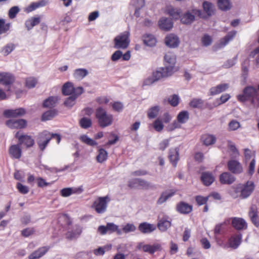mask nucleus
Segmentation results:
<instances>
[{
  "label": "nucleus",
  "mask_w": 259,
  "mask_h": 259,
  "mask_svg": "<svg viewBox=\"0 0 259 259\" xmlns=\"http://www.w3.org/2000/svg\"><path fill=\"white\" fill-rule=\"evenodd\" d=\"M237 99L241 102L250 100L254 106H259V93L252 86L246 87L243 90V94L238 95Z\"/></svg>",
  "instance_id": "1"
},
{
  "label": "nucleus",
  "mask_w": 259,
  "mask_h": 259,
  "mask_svg": "<svg viewBox=\"0 0 259 259\" xmlns=\"http://www.w3.org/2000/svg\"><path fill=\"white\" fill-rule=\"evenodd\" d=\"M95 116L99 125L102 128L111 125L113 121V115L108 113L106 110L102 107L96 109Z\"/></svg>",
  "instance_id": "2"
},
{
  "label": "nucleus",
  "mask_w": 259,
  "mask_h": 259,
  "mask_svg": "<svg viewBox=\"0 0 259 259\" xmlns=\"http://www.w3.org/2000/svg\"><path fill=\"white\" fill-rule=\"evenodd\" d=\"M170 69H166L165 67H160L154 71L152 74V77L146 79L144 81V84L148 85L153 83L154 82L164 77L171 76Z\"/></svg>",
  "instance_id": "3"
},
{
  "label": "nucleus",
  "mask_w": 259,
  "mask_h": 259,
  "mask_svg": "<svg viewBox=\"0 0 259 259\" xmlns=\"http://www.w3.org/2000/svg\"><path fill=\"white\" fill-rule=\"evenodd\" d=\"M254 189V184L252 181H247L245 184H239L235 188L236 193H239V196L242 198H246L253 192Z\"/></svg>",
  "instance_id": "4"
},
{
  "label": "nucleus",
  "mask_w": 259,
  "mask_h": 259,
  "mask_svg": "<svg viewBox=\"0 0 259 259\" xmlns=\"http://www.w3.org/2000/svg\"><path fill=\"white\" fill-rule=\"evenodd\" d=\"M130 42V32L125 31L114 38V48L117 49H125L129 46Z\"/></svg>",
  "instance_id": "5"
},
{
  "label": "nucleus",
  "mask_w": 259,
  "mask_h": 259,
  "mask_svg": "<svg viewBox=\"0 0 259 259\" xmlns=\"http://www.w3.org/2000/svg\"><path fill=\"white\" fill-rule=\"evenodd\" d=\"M110 201L108 196L98 197L93 203L92 207L98 213H104L107 209V203Z\"/></svg>",
  "instance_id": "6"
},
{
  "label": "nucleus",
  "mask_w": 259,
  "mask_h": 259,
  "mask_svg": "<svg viewBox=\"0 0 259 259\" xmlns=\"http://www.w3.org/2000/svg\"><path fill=\"white\" fill-rule=\"evenodd\" d=\"M201 11L196 9L188 10L181 17V21L185 24H190L194 20L196 16L201 17Z\"/></svg>",
  "instance_id": "7"
},
{
  "label": "nucleus",
  "mask_w": 259,
  "mask_h": 259,
  "mask_svg": "<svg viewBox=\"0 0 259 259\" xmlns=\"http://www.w3.org/2000/svg\"><path fill=\"white\" fill-rule=\"evenodd\" d=\"M228 170L234 175H240L243 172L242 164L236 159H231L227 162Z\"/></svg>",
  "instance_id": "8"
},
{
  "label": "nucleus",
  "mask_w": 259,
  "mask_h": 259,
  "mask_svg": "<svg viewBox=\"0 0 259 259\" xmlns=\"http://www.w3.org/2000/svg\"><path fill=\"white\" fill-rule=\"evenodd\" d=\"M242 240V235L237 234L231 236L228 240V243L222 245V247L224 249L231 248L232 249H237L240 245Z\"/></svg>",
  "instance_id": "9"
},
{
  "label": "nucleus",
  "mask_w": 259,
  "mask_h": 259,
  "mask_svg": "<svg viewBox=\"0 0 259 259\" xmlns=\"http://www.w3.org/2000/svg\"><path fill=\"white\" fill-rule=\"evenodd\" d=\"M176 62V55L171 53H167L164 56V67L166 69H170L171 73L174 72V67Z\"/></svg>",
  "instance_id": "10"
},
{
  "label": "nucleus",
  "mask_w": 259,
  "mask_h": 259,
  "mask_svg": "<svg viewBox=\"0 0 259 259\" xmlns=\"http://www.w3.org/2000/svg\"><path fill=\"white\" fill-rule=\"evenodd\" d=\"M51 139L50 133L47 131L42 132L39 135L37 142L41 150L43 151L46 148Z\"/></svg>",
  "instance_id": "11"
},
{
  "label": "nucleus",
  "mask_w": 259,
  "mask_h": 259,
  "mask_svg": "<svg viewBox=\"0 0 259 259\" xmlns=\"http://www.w3.org/2000/svg\"><path fill=\"white\" fill-rule=\"evenodd\" d=\"M83 93V89L81 87H77L75 91V95H70L64 101V105L67 107L71 108L75 105L76 99Z\"/></svg>",
  "instance_id": "12"
},
{
  "label": "nucleus",
  "mask_w": 259,
  "mask_h": 259,
  "mask_svg": "<svg viewBox=\"0 0 259 259\" xmlns=\"http://www.w3.org/2000/svg\"><path fill=\"white\" fill-rule=\"evenodd\" d=\"M232 226L237 230H244L247 228V224L244 219L241 218L234 217L230 218Z\"/></svg>",
  "instance_id": "13"
},
{
  "label": "nucleus",
  "mask_w": 259,
  "mask_h": 259,
  "mask_svg": "<svg viewBox=\"0 0 259 259\" xmlns=\"http://www.w3.org/2000/svg\"><path fill=\"white\" fill-rule=\"evenodd\" d=\"M219 180L223 185H231L235 182L236 178L230 171H225L220 175Z\"/></svg>",
  "instance_id": "14"
},
{
  "label": "nucleus",
  "mask_w": 259,
  "mask_h": 259,
  "mask_svg": "<svg viewBox=\"0 0 259 259\" xmlns=\"http://www.w3.org/2000/svg\"><path fill=\"white\" fill-rule=\"evenodd\" d=\"M161 246L159 244H154L152 245L149 244H144L140 243L138 246L139 249H141L145 252H148L150 254H153L156 251L160 250Z\"/></svg>",
  "instance_id": "15"
},
{
  "label": "nucleus",
  "mask_w": 259,
  "mask_h": 259,
  "mask_svg": "<svg viewBox=\"0 0 259 259\" xmlns=\"http://www.w3.org/2000/svg\"><path fill=\"white\" fill-rule=\"evenodd\" d=\"M27 122L24 119H10L6 122L7 125L11 128H22L26 126Z\"/></svg>",
  "instance_id": "16"
},
{
  "label": "nucleus",
  "mask_w": 259,
  "mask_h": 259,
  "mask_svg": "<svg viewBox=\"0 0 259 259\" xmlns=\"http://www.w3.org/2000/svg\"><path fill=\"white\" fill-rule=\"evenodd\" d=\"M15 80V77L10 73L1 72L0 73V83L7 86L10 85Z\"/></svg>",
  "instance_id": "17"
},
{
  "label": "nucleus",
  "mask_w": 259,
  "mask_h": 259,
  "mask_svg": "<svg viewBox=\"0 0 259 259\" xmlns=\"http://www.w3.org/2000/svg\"><path fill=\"white\" fill-rule=\"evenodd\" d=\"M16 138L18 139L19 144H24L27 147H31L34 144V140L32 138L27 135L19 136V132L15 135Z\"/></svg>",
  "instance_id": "18"
},
{
  "label": "nucleus",
  "mask_w": 259,
  "mask_h": 259,
  "mask_svg": "<svg viewBox=\"0 0 259 259\" xmlns=\"http://www.w3.org/2000/svg\"><path fill=\"white\" fill-rule=\"evenodd\" d=\"M26 113L25 110L23 108H19L16 109L6 110L4 111V114L7 117H17L24 115Z\"/></svg>",
  "instance_id": "19"
},
{
  "label": "nucleus",
  "mask_w": 259,
  "mask_h": 259,
  "mask_svg": "<svg viewBox=\"0 0 259 259\" xmlns=\"http://www.w3.org/2000/svg\"><path fill=\"white\" fill-rule=\"evenodd\" d=\"M165 42L166 46L169 48H175L179 45L180 40L177 35L170 34L165 37Z\"/></svg>",
  "instance_id": "20"
},
{
  "label": "nucleus",
  "mask_w": 259,
  "mask_h": 259,
  "mask_svg": "<svg viewBox=\"0 0 259 259\" xmlns=\"http://www.w3.org/2000/svg\"><path fill=\"white\" fill-rule=\"evenodd\" d=\"M156 226L154 224H149L147 222H143L140 224L138 229L143 234H149L155 231Z\"/></svg>",
  "instance_id": "21"
},
{
  "label": "nucleus",
  "mask_w": 259,
  "mask_h": 259,
  "mask_svg": "<svg viewBox=\"0 0 259 259\" xmlns=\"http://www.w3.org/2000/svg\"><path fill=\"white\" fill-rule=\"evenodd\" d=\"M175 194L176 191L172 190H166L162 192L157 201V204L159 205L163 204L169 198L172 197Z\"/></svg>",
  "instance_id": "22"
},
{
  "label": "nucleus",
  "mask_w": 259,
  "mask_h": 259,
  "mask_svg": "<svg viewBox=\"0 0 259 259\" xmlns=\"http://www.w3.org/2000/svg\"><path fill=\"white\" fill-rule=\"evenodd\" d=\"M19 143L17 145H13L9 148V154L14 158L19 159L21 156L22 151Z\"/></svg>",
  "instance_id": "23"
},
{
  "label": "nucleus",
  "mask_w": 259,
  "mask_h": 259,
  "mask_svg": "<svg viewBox=\"0 0 259 259\" xmlns=\"http://www.w3.org/2000/svg\"><path fill=\"white\" fill-rule=\"evenodd\" d=\"M158 25L160 29L169 30L172 27L173 23L170 19L162 17L159 20Z\"/></svg>",
  "instance_id": "24"
},
{
  "label": "nucleus",
  "mask_w": 259,
  "mask_h": 259,
  "mask_svg": "<svg viewBox=\"0 0 259 259\" xmlns=\"http://www.w3.org/2000/svg\"><path fill=\"white\" fill-rule=\"evenodd\" d=\"M236 31H232L228 33V34L220 41L218 45L219 48H222L226 46L228 42L232 40L236 34Z\"/></svg>",
  "instance_id": "25"
},
{
  "label": "nucleus",
  "mask_w": 259,
  "mask_h": 259,
  "mask_svg": "<svg viewBox=\"0 0 259 259\" xmlns=\"http://www.w3.org/2000/svg\"><path fill=\"white\" fill-rule=\"evenodd\" d=\"M179 148L170 149L169 151L168 157L174 166L176 167L179 160Z\"/></svg>",
  "instance_id": "26"
},
{
  "label": "nucleus",
  "mask_w": 259,
  "mask_h": 259,
  "mask_svg": "<svg viewBox=\"0 0 259 259\" xmlns=\"http://www.w3.org/2000/svg\"><path fill=\"white\" fill-rule=\"evenodd\" d=\"M177 210L182 214H188L192 210V206L184 202H181L177 205Z\"/></svg>",
  "instance_id": "27"
},
{
  "label": "nucleus",
  "mask_w": 259,
  "mask_h": 259,
  "mask_svg": "<svg viewBox=\"0 0 259 259\" xmlns=\"http://www.w3.org/2000/svg\"><path fill=\"white\" fill-rule=\"evenodd\" d=\"M76 89V88H74L71 82H67L63 85L62 91L63 95L69 96L75 95V91Z\"/></svg>",
  "instance_id": "28"
},
{
  "label": "nucleus",
  "mask_w": 259,
  "mask_h": 259,
  "mask_svg": "<svg viewBox=\"0 0 259 259\" xmlns=\"http://www.w3.org/2000/svg\"><path fill=\"white\" fill-rule=\"evenodd\" d=\"M49 249V247L44 246L39 248L37 250L34 251L29 256V259H37L43 256Z\"/></svg>",
  "instance_id": "29"
},
{
  "label": "nucleus",
  "mask_w": 259,
  "mask_h": 259,
  "mask_svg": "<svg viewBox=\"0 0 259 259\" xmlns=\"http://www.w3.org/2000/svg\"><path fill=\"white\" fill-rule=\"evenodd\" d=\"M201 180L205 186H209L214 182V177L211 172H204L201 174Z\"/></svg>",
  "instance_id": "30"
},
{
  "label": "nucleus",
  "mask_w": 259,
  "mask_h": 259,
  "mask_svg": "<svg viewBox=\"0 0 259 259\" xmlns=\"http://www.w3.org/2000/svg\"><path fill=\"white\" fill-rule=\"evenodd\" d=\"M229 84L228 83H222L217 85L216 87H212L210 89L211 95L214 96L220 94L229 88Z\"/></svg>",
  "instance_id": "31"
},
{
  "label": "nucleus",
  "mask_w": 259,
  "mask_h": 259,
  "mask_svg": "<svg viewBox=\"0 0 259 259\" xmlns=\"http://www.w3.org/2000/svg\"><path fill=\"white\" fill-rule=\"evenodd\" d=\"M144 44L149 47H153L156 44V39L154 35L151 34H146L143 36Z\"/></svg>",
  "instance_id": "32"
},
{
  "label": "nucleus",
  "mask_w": 259,
  "mask_h": 259,
  "mask_svg": "<svg viewBox=\"0 0 259 259\" xmlns=\"http://www.w3.org/2000/svg\"><path fill=\"white\" fill-rule=\"evenodd\" d=\"M167 13L176 20L181 18V10L180 8H175L170 6L167 8Z\"/></svg>",
  "instance_id": "33"
},
{
  "label": "nucleus",
  "mask_w": 259,
  "mask_h": 259,
  "mask_svg": "<svg viewBox=\"0 0 259 259\" xmlns=\"http://www.w3.org/2000/svg\"><path fill=\"white\" fill-rule=\"evenodd\" d=\"M201 141L205 145L209 146L216 142V138L214 135L205 134L201 137Z\"/></svg>",
  "instance_id": "34"
},
{
  "label": "nucleus",
  "mask_w": 259,
  "mask_h": 259,
  "mask_svg": "<svg viewBox=\"0 0 259 259\" xmlns=\"http://www.w3.org/2000/svg\"><path fill=\"white\" fill-rule=\"evenodd\" d=\"M82 232V228L79 226H76L72 231H68L66 234V237L70 239H73L78 237Z\"/></svg>",
  "instance_id": "35"
},
{
  "label": "nucleus",
  "mask_w": 259,
  "mask_h": 259,
  "mask_svg": "<svg viewBox=\"0 0 259 259\" xmlns=\"http://www.w3.org/2000/svg\"><path fill=\"white\" fill-rule=\"evenodd\" d=\"M40 23L39 17H32L25 22V26L28 30L31 29L34 26Z\"/></svg>",
  "instance_id": "36"
},
{
  "label": "nucleus",
  "mask_w": 259,
  "mask_h": 259,
  "mask_svg": "<svg viewBox=\"0 0 259 259\" xmlns=\"http://www.w3.org/2000/svg\"><path fill=\"white\" fill-rule=\"evenodd\" d=\"M134 181L137 183L138 186H140L142 189L147 190L153 188L154 187V185L148 181L142 179L136 178Z\"/></svg>",
  "instance_id": "37"
},
{
  "label": "nucleus",
  "mask_w": 259,
  "mask_h": 259,
  "mask_svg": "<svg viewBox=\"0 0 259 259\" xmlns=\"http://www.w3.org/2000/svg\"><path fill=\"white\" fill-rule=\"evenodd\" d=\"M89 73L88 71L86 69L79 68L74 71V77L78 80H81L85 77Z\"/></svg>",
  "instance_id": "38"
},
{
  "label": "nucleus",
  "mask_w": 259,
  "mask_h": 259,
  "mask_svg": "<svg viewBox=\"0 0 259 259\" xmlns=\"http://www.w3.org/2000/svg\"><path fill=\"white\" fill-rule=\"evenodd\" d=\"M170 226V222L164 219H161L157 224L158 229L162 232L166 231Z\"/></svg>",
  "instance_id": "39"
},
{
  "label": "nucleus",
  "mask_w": 259,
  "mask_h": 259,
  "mask_svg": "<svg viewBox=\"0 0 259 259\" xmlns=\"http://www.w3.org/2000/svg\"><path fill=\"white\" fill-rule=\"evenodd\" d=\"M57 97H50L44 102V106L48 108H53L56 106L58 101Z\"/></svg>",
  "instance_id": "40"
},
{
  "label": "nucleus",
  "mask_w": 259,
  "mask_h": 259,
  "mask_svg": "<svg viewBox=\"0 0 259 259\" xmlns=\"http://www.w3.org/2000/svg\"><path fill=\"white\" fill-rule=\"evenodd\" d=\"M219 8L223 11H227L231 9V4L229 0H218Z\"/></svg>",
  "instance_id": "41"
},
{
  "label": "nucleus",
  "mask_w": 259,
  "mask_h": 259,
  "mask_svg": "<svg viewBox=\"0 0 259 259\" xmlns=\"http://www.w3.org/2000/svg\"><path fill=\"white\" fill-rule=\"evenodd\" d=\"M189 114L187 111L180 112L177 116V120L182 124L186 123L189 119Z\"/></svg>",
  "instance_id": "42"
},
{
  "label": "nucleus",
  "mask_w": 259,
  "mask_h": 259,
  "mask_svg": "<svg viewBox=\"0 0 259 259\" xmlns=\"http://www.w3.org/2000/svg\"><path fill=\"white\" fill-rule=\"evenodd\" d=\"M79 139L82 143L89 146H93L97 145V143L95 141L91 139L86 135H81Z\"/></svg>",
  "instance_id": "43"
},
{
  "label": "nucleus",
  "mask_w": 259,
  "mask_h": 259,
  "mask_svg": "<svg viewBox=\"0 0 259 259\" xmlns=\"http://www.w3.org/2000/svg\"><path fill=\"white\" fill-rule=\"evenodd\" d=\"M204 11L208 15L211 16L214 12V6L210 3L204 2L203 4Z\"/></svg>",
  "instance_id": "44"
},
{
  "label": "nucleus",
  "mask_w": 259,
  "mask_h": 259,
  "mask_svg": "<svg viewBox=\"0 0 259 259\" xmlns=\"http://www.w3.org/2000/svg\"><path fill=\"white\" fill-rule=\"evenodd\" d=\"M108 153L104 149L99 150V154L97 156V160L99 163H102L107 159Z\"/></svg>",
  "instance_id": "45"
},
{
  "label": "nucleus",
  "mask_w": 259,
  "mask_h": 259,
  "mask_svg": "<svg viewBox=\"0 0 259 259\" xmlns=\"http://www.w3.org/2000/svg\"><path fill=\"white\" fill-rule=\"evenodd\" d=\"M57 112L55 110H51L45 112L41 117L43 121L49 120L52 119L57 115Z\"/></svg>",
  "instance_id": "46"
},
{
  "label": "nucleus",
  "mask_w": 259,
  "mask_h": 259,
  "mask_svg": "<svg viewBox=\"0 0 259 259\" xmlns=\"http://www.w3.org/2000/svg\"><path fill=\"white\" fill-rule=\"evenodd\" d=\"M159 111V107L158 106H155L151 107L148 111V117L150 118H155Z\"/></svg>",
  "instance_id": "47"
},
{
  "label": "nucleus",
  "mask_w": 259,
  "mask_h": 259,
  "mask_svg": "<svg viewBox=\"0 0 259 259\" xmlns=\"http://www.w3.org/2000/svg\"><path fill=\"white\" fill-rule=\"evenodd\" d=\"M92 120L90 118L87 117H83L79 120L80 126L84 129L88 128L92 125Z\"/></svg>",
  "instance_id": "48"
},
{
  "label": "nucleus",
  "mask_w": 259,
  "mask_h": 259,
  "mask_svg": "<svg viewBox=\"0 0 259 259\" xmlns=\"http://www.w3.org/2000/svg\"><path fill=\"white\" fill-rule=\"evenodd\" d=\"M15 48L13 44L9 43L2 49V53L4 56H7L14 50Z\"/></svg>",
  "instance_id": "49"
},
{
  "label": "nucleus",
  "mask_w": 259,
  "mask_h": 259,
  "mask_svg": "<svg viewBox=\"0 0 259 259\" xmlns=\"http://www.w3.org/2000/svg\"><path fill=\"white\" fill-rule=\"evenodd\" d=\"M19 12L20 9L18 6L12 7L9 11L8 16L10 19H14Z\"/></svg>",
  "instance_id": "50"
},
{
  "label": "nucleus",
  "mask_w": 259,
  "mask_h": 259,
  "mask_svg": "<svg viewBox=\"0 0 259 259\" xmlns=\"http://www.w3.org/2000/svg\"><path fill=\"white\" fill-rule=\"evenodd\" d=\"M136 230V226L133 224L127 223L122 228V231L125 233H128L135 231Z\"/></svg>",
  "instance_id": "51"
},
{
  "label": "nucleus",
  "mask_w": 259,
  "mask_h": 259,
  "mask_svg": "<svg viewBox=\"0 0 259 259\" xmlns=\"http://www.w3.org/2000/svg\"><path fill=\"white\" fill-rule=\"evenodd\" d=\"M168 102L171 106L176 107L179 103V97L177 95H173L169 97Z\"/></svg>",
  "instance_id": "52"
},
{
  "label": "nucleus",
  "mask_w": 259,
  "mask_h": 259,
  "mask_svg": "<svg viewBox=\"0 0 259 259\" xmlns=\"http://www.w3.org/2000/svg\"><path fill=\"white\" fill-rule=\"evenodd\" d=\"M106 227L107 233H112L118 230V226L113 223H108Z\"/></svg>",
  "instance_id": "53"
},
{
  "label": "nucleus",
  "mask_w": 259,
  "mask_h": 259,
  "mask_svg": "<svg viewBox=\"0 0 259 259\" xmlns=\"http://www.w3.org/2000/svg\"><path fill=\"white\" fill-rule=\"evenodd\" d=\"M201 41L203 46H208L212 43L211 37L208 34H205L201 38Z\"/></svg>",
  "instance_id": "54"
},
{
  "label": "nucleus",
  "mask_w": 259,
  "mask_h": 259,
  "mask_svg": "<svg viewBox=\"0 0 259 259\" xmlns=\"http://www.w3.org/2000/svg\"><path fill=\"white\" fill-rule=\"evenodd\" d=\"M37 83V80L35 78L29 77L26 80V86L28 88H34Z\"/></svg>",
  "instance_id": "55"
},
{
  "label": "nucleus",
  "mask_w": 259,
  "mask_h": 259,
  "mask_svg": "<svg viewBox=\"0 0 259 259\" xmlns=\"http://www.w3.org/2000/svg\"><path fill=\"white\" fill-rule=\"evenodd\" d=\"M17 188L19 192L22 194H25L29 192V188L25 185H22L20 183H18L17 184Z\"/></svg>",
  "instance_id": "56"
},
{
  "label": "nucleus",
  "mask_w": 259,
  "mask_h": 259,
  "mask_svg": "<svg viewBox=\"0 0 259 259\" xmlns=\"http://www.w3.org/2000/svg\"><path fill=\"white\" fill-rule=\"evenodd\" d=\"M35 232V230L33 228H27L21 231V234L25 237H28L32 235Z\"/></svg>",
  "instance_id": "57"
},
{
  "label": "nucleus",
  "mask_w": 259,
  "mask_h": 259,
  "mask_svg": "<svg viewBox=\"0 0 259 259\" xmlns=\"http://www.w3.org/2000/svg\"><path fill=\"white\" fill-rule=\"evenodd\" d=\"M164 125L161 121L156 119L153 123V127L157 132H161L163 128Z\"/></svg>",
  "instance_id": "58"
},
{
  "label": "nucleus",
  "mask_w": 259,
  "mask_h": 259,
  "mask_svg": "<svg viewBox=\"0 0 259 259\" xmlns=\"http://www.w3.org/2000/svg\"><path fill=\"white\" fill-rule=\"evenodd\" d=\"M240 126V123L235 120L231 121L229 123V129L230 131H235Z\"/></svg>",
  "instance_id": "59"
},
{
  "label": "nucleus",
  "mask_w": 259,
  "mask_h": 259,
  "mask_svg": "<svg viewBox=\"0 0 259 259\" xmlns=\"http://www.w3.org/2000/svg\"><path fill=\"white\" fill-rule=\"evenodd\" d=\"M202 100L198 99H194L190 103V105L193 108H199L202 106Z\"/></svg>",
  "instance_id": "60"
},
{
  "label": "nucleus",
  "mask_w": 259,
  "mask_h": 259,
  "mask_svg": "<svg viewBox=\"0 0 259 259\" xmlns=\"http://www.w3.org/2000/svg\"><path fill=\"white\" fill-rule=\"evenodd\" d=\"M111 105L113 109L117 112H121L123 108V105L120 102H115Z\"/></svg>",
  "instance_id": "61"
},
{
  "label": "nucleus",
  "mask_w": 259,
  "mask_h": 259,
  "mask_svg": "<svg viewBox=\"0 0 259 259\" xmlns=\"http://www.w3.org/2000/svg\"><path fill=\"white\" fill-rule=\"evenodd\" d=\"M132 5L136 8L141 9L145 5L144 0H133L131 2Z\"/></svg>",
  "instance_id": "62"
},
{
  "label": "nucleus",
  "mask_w": 259,
  "mask_h": 259,
  "mask_svg": "<svg viewBox=\"0 0 259 259\" xmlns=\"http://www.w3.org/2000/svg\"><path fill=\"white\" fill-rule=\"evenodd\" d=\"M254 152L251 151L249 149H245L244 150V156L245 158V162L247 160H249L252 157H254Z\"/></svg>",
  "instance_id": "63"
},
{
  "label": "nucleus",
  "mask_w": 259,
  "mask_h": 259,
  "mask_svg": "<svg viewBox=\"0 0 259 259\" xmlns=\"http://www.w3.org/2000/svg\"><path fill=\"white\" fill-rule=\"evenodd\" d=\"M248 214L250 219L258 216L257 208L255 205L251 206Z\"/></svg>",
  "instance_id": "64"
}]
</instances>
